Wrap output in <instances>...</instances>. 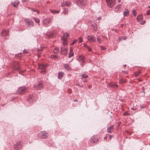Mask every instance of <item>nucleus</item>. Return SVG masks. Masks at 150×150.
Segmentation results:
<instances>
[{
    "label": "nucleus",
    "instance_id": "obj_2",
    "mask_svg": "<svg viewBox=\"0 0 150 150\" xmlns=\"http://www.w3.org/2000/svg\"><path fill=\"white\" fill-rule=\"evenodd\" d=\"M12 68L14 70H19L20 69L18 62L17 61L13 62L12 64Z\"/></svg>",
    "mask_w": 150,
    "mask_h": 150
},
{
    "label": "nucleus",
    "instance_id": "obj_50",
    "mask_svg": "<svg viewBox=\"0 0 150 150\" xmlns=\"http://www.w3.org/2000/svg\"><path fill=\"white\" fill-rule=\"evenodd\" d=\"M97 40L99 42H100V41L101 40L100 39H99V38H98L97 39Z\"/></svg>",
    "mask_w": 150,
    "mask_h": 150
},
{
    "label": "nucleus",
    "instance_id": "obj_40",
    "mask_svg": "<svg viewBox=\"0 0 150 150\" xmlns=\"http://www.w3.org/2000/svg\"><path fill=\"white\" fill-rule=\"evenodd\" d=\"M124 115H125V116L127 115H129L130 114L129 113H128L127 112H125L124 113Z\"/></svg>",
    "mask_w": 150,
    "mask_h": 150
},
{
    "label": "nucleus",
    "instance_id": "obj_19",
    "mask_svg": "<svg viewBox=\"0 0 150 150\" xmlns=\"http://www.w3.org/2000/svg\"><path fill=\"white\" fill-rule=\"evenodd\" d=\"M121 5L120 4H118L117 6H116L114 11H117L120 10L121 8Z\"/></svg>",
    "mask_w": 150,
    "mask_h": 150
},
{
    "label": "nucleus",
    "instance_id": "obj_35",
    "mask_svg": "<svg viewBox=\"0 0 150 150\" xmlns=\"http://www.w3.org/2000/svg\"><path fill=\"white\" fill-rule=\"evenodd\" d=\"M67 49L66 48H64L63 47H61V52L64 50H65L66 52H67Z\"/></svg>",
    "mask_w": 150,
    "mask_h": 150
},
{
    "label": "nucleus",
    "instance_id": "obj_36",
    "mask_svg": "<svg viewBox=\"0 0 150 150\" xmlns=\"http://www.w3.org/2000/svg\"><path fill=\"white\" fill-rule=\"evenodd\" d=\"M78 41L77 40H74L71 43V45H74L75 42H77Z\"/></svg>",
    "mask_w": 150,
    "mask_h": 150
},
{
    "label": "nucleus",
    "instance_id": "obj_37",
    "mask_svg": "<svg viewBox=\"0 0 150 150\" xmlns=\"http://www.w3.org/2000/svg\"><path fill=\"white\" fill-rule=\"evenodd\" d=\"M79 42L81 43L82 42L83 40H82V38L81 37H80L79 38Z\"/></svg>",
    "mask_w": 150,
    "mask_h": 150
},
{
    "label": "nucleus",
    "instance_id": "obj_12",
    "mask_svg": "<svg viewBox=\"0 0 150 150\" xmlns=\"http://www.w3.org/2000/svg\"><path fill=\"white\" fill-rule=\"evenodd\" d=\"M88 40L91 42H94L96 40V38L95 36H93L88 35L87 37Z\"/></svg>",
    "mask_w": 150,
    "mask_h": 150
},
{
    "label": "nucleus",
    "instance_id": "obj_47",
    "mask_svg": "<svg viewBox=\"0 0 150 150\" xmlns=\"http://www.w3.org/2000/svg\"><path fill=\"white\" fill-rule=\"evenodd\" d=\"M85 58V57L84 56H82L81 57V59H82L83 62H84V60L83 59H84Z\"/></svg>",
    "mask_w": 150,
    "mask_h": 150
},
{
    "label": "nucleus",
    "instance_id": "obj_3",
    "mask_svg": "<svg viewBox=\"0 0 150 150\" xmlns=\"http://www.w3.org/2000/svg\"><path fill=\"white\" fill-rule=\"evenodd\" d=\"M25 21L28 27L30 28L32 26L34 25L33 22L31 19L27 18L25 19Z\"/></svg>",
    "mask_w": 150,
    "mask_h": 150
},
{
    "label": "nucleus",
    "instance_id": "obj_20",
    "mask_svg": "<svg viewBox=\"0 0 150 150\" xmlns=\"http://www.w3.org/2000/svg\"><path fill=\"white\" fill-rule=\"evenodd\" d=\"M34 99V97L33 96L30 95L28 98V101L29 103H31Z\"/></svg>",
    "mask_w": 150,
    "mask_h": 150
},
{
    "label": "nucleus",
    "instance_id": "obj_55",
    "mask_svg": "<svg viewBox=\"0 0 150 150\" xmlns=\"http://www.w3.org/2000/svg\"><path fill=\"white\" fill-rule=\"evenodd\" d=\"M78 86H79V87H82L83 86V85H78Z\"/></svg>",
    "mask_w": 150,
    "mask_h": 150
},
{
    "label": "nucleus",
    "instance_id": "obj_21",
    "mask_svg": "<svg viewBox=\"0 0 150 150\" xmlns=\"http://www.w3.org/2000/svg\"><path fill=\"white\" fill-rule=\"evenodd\" d=\"M63 74L64 72H59L58 74V78L59 79H61L63 76Z\"/></svg>",
    "mask_w": 150,
    "mask_h": 150
},
{
    "label": "nucleus",
    "instance_id": "obj_45",
    "mask_svg": "<svg viewBox=\"0 0 150 150\" xmlns=\"http://www.w3.org/2000/svg\"><path fill=\"white\" fill-rule=\"evenodd\" d=\"M146 14L147 15H149L150 14V10L147 11Z\"/></svg>",
    "mask_w": 150,
    "mask_h": 150
},
{
    "label": "nucleus",
    "instance_id": "obj_28",
    "mask_svg": "<svg viewBox=\"0 0 150 150\" xmlns=\"http://www.w3.org/2000/svg\"><path fill=\"white\" fill-rule=\"evenodd\" d=\"M143 16L141 15H139L137 17V21L141 20L142 19Z\"/></svg>",
    "mask_w": 150,
    "mask_h": 150
},
{
    "label": "nucleus",
    "instance_id": "obj_25",
    "mask_svg": "<svg viewBox=\"0 0 150 150\" xmlns=\"http://www.w3.org/2000/svg\"><path fill=\"white\" fill-rule=\"evenodd\" d=\"M81 77V79H82L83 78L86 79L88 77V75L85 74H83L80 75Z\"/></svg>",
    "mask_w": 150,
    "mask_h": 150
},
{
    "label": "nucleus",
    "instance_id": "obj_53",
    "mask_svg": "<svg viewBox=\"0 0 150 150\" xmlns=\"http://www.w3.org/2000/svg\"><path fill=\"white\" fill-rule=\"evenodd\" d=\"M26 1V0H22V2H25Z\"/></svg>",
    "mask_w": 150,
    "mask_h": 150
},
{
    "label": "nucleus",
    "instance_id": "obj_49",
    "mask_svg": "<svg viewBox=\"0 0 150 150\" xmlns=\"http://www.w3.org/2000/svg\"><path fill=\"white\" fill-rule=\"evenodd\" d=\"M69 50H70L69 52H71H71H72V49H71V48Z\"/></svg>",
    "mask_w": 150,
    "mask_h": 150
},
{
    "label": "nucleus",
    "instance_id": "obj_56",
    "mask_svg": "<svg viewBox=\"0 0 150 150\" xmlns=\"http://www.w3.org/2000/svg\"><path fill=\"white\" fill-rule=\"evenodd\" d=\"M83 82L84 83V82H87V80H83Z\"/></svg>",
    "mask_w": 150,
    "mask_h": 150
},
{
    "label": "nucleus",
    "instance_id": "obj_11",
    "mask_svg": "<svg viewBox=\"0 0 150 150\" xmlns=\"http://www.w3.org/2000/svg\"><path fill=\"white\" fill-rule=\"evenodd\" d=\"M51 19L50 18H48L45 19L43 21V25L44 26L46 27L50 23Z\"/></svg>",
    "mask_w": 150,
    "mask_h": 150
},
{
    "label": "nucleus",
    "instance_id": "obj_32",
    "mask_svg": "<svg viewBox=\"0 0 150 150\" xmlns=\"http://www.w3.org/2000/svg\"><path fill=\"white\" fill-rule=\"evenodd\" d=\"M66 6L68 7H70L71 5V3L69 1H66Z\"/></svg>",
    "mask_w": 150,
    "mask_h": 150
},
{
    "label": "nucleus",
    "instance_id": "obj_61",
    "mask_svg": "<svg viewBox=\"0 0 150 150\" xmlns=\"http://www.w3.org/2000/svg\"><path fill=\"white\" fill-rule=\"evenodd\" d=\"M125 80H123V82H122L123 83H125Z\"/></svg>",
    "mask_w": 150,
    "mask_h": 150
},
{
    "label": "nucleus",
    "instance_id": "obj_48",
    "mask_svg": "<svg viewBox=\"0 0 150 150\" xmlns=\"http://www.w3.org/2000/svg\"><path fill=\"white\" fill-rule=\"evenodd\" d=\"M93 137H92L91 138V142H93V143H94V142H95V141H92V139H93Z\"/></svg>",
    "mask_w": 150,
    "mask_h": 150
},
{
    "label": "nucleus",
    "instance_id": "obj_60",
    "mask_svg": "<svg viewBox=\"0 0 150 150\" xmlns=\"http://www.w3.org/2000/svg\"><path fill=\"white\" fill-rule=\"evenodd\" d=\"M123 66H124V67H126V64L124 65Z\"/></svg>",
    "mask_w": 150,
    "mask_h": 150
},
{
    "label": "nucleus",
    "instance_id": "obj_41",
    "mask_svg": "<svg viewBox=\"0 0 150 150\" xmlns=\"http://www.w3.org/2000/svg\"><path fill=\"white\" fill-rule=\"evenodd\" d=\"M100 48L101 50H105L106 49L105 47L103 46H100Z\"/></svg>",
    "mask_w": 150,
    "mask_h": 150
},
{
    "label": "nucleus",
    "instance_id": "obj_17",
    "mask_svg": "<svg viewBox=\"0 0 150 150\" xmlns=\"http://www.w3.org/2000/svg\"><path fill=\"white\" fill-rule=\"evenodd\" d=\"M64 68L67 70H71V68L70 67L69 64H64Z\"/></svg>",
    "mask_w": 150,
    "mask_h": 150
},
{
    "label": "nucleus",
    "instance_id": "obj_63",
    "mask_svg": "<svg viewBox=\"0 0 150 150\" xmlns=\"http://www.w3.org/2000/svg\"><path fill=\"white\" fill-rule=\"evenodd\" d=\"M135 75H136V76H138V74H135Z\"/></svg>",
    "mask_w": 150,
    "mask_h": 150
},
{
    "label": "nucleus",
    "instance_id": "obj_34",
    "mask_svg": "<svg viewBox=\"0 0 150 150\" xmlns=\"http://www.w3.org/2000/svg\"><path fill=\"white\" fill-rule=\"evenodd\" d=\"M66 1L63 2L61 4V6L62 7L66 6Z\"/></svg>",
    "mask_w": 150,
    "mask_h": 150
},
{
    "label": "nucleus",
    "instance_id": "obj_62",
    "mask_svg": "<svg viewBox=\"0 0 150 150\" xmlns=\"http://www.w3.org/2000/svg\"><path fill=\"white\" fill-rule=\"evenodd\" d=\"M145 22V21L144 23H141V24H144V23Z\"/></svg>",
    "mask_w": 150,
    "mask_h": 150
},
{
    "label": "nucleus",
    "instance_id": "obj_57",
    "mask_svg": "<svg viewBox=\"0 0 150 150\" xmlns=\"http://www.w3.org/2000/svg\"><path fill=\"white\" fill-rule=\"evenodd\" d=\"M136 108H135V109H134V108H131V109L132 110H136Z\"/></svg>",
    "mask_w": 150,
    "mask_h": 150
},
{
    "label": "nucleus",
    "instance_id": "obj_33",
    "mask_svg": "<svg viewBox=\"0 0 150 150\" xmlns=\"http://www.w3.org/2000/svg\"><path fill=\"white\" fill-rule=\"evenodd\" d=\"M74 55V53L73 52H69V57L70 58L71 57L73 56Z\"/></svg>",
    "mask_w": 150,
    "mask_h": 150
},
{
    "label": "nucleus",
    "instance_id": "obj_24",
    "mask_svg": "<svg viewBox=\"0 0 150 150\" xmlns=\"http://www.w3.org/2000/svg\"><path fill=\"white\" fill-rule=\"evenodd\" d=\"M28 8L31 9L33 12H36L38 14H39V11L37 9H33L31 8Z\"/></svg>",
    "mask_w": 150,
    "mask_h": 150
},
{
    "label": "nucleus",
    "instance_id": "obj_1",
    "mask_svg": "<svg viewBox=\"0 0 150 150\" xmlns=\"http://www.w3.org/2000/svg\"><path fill=\"white\" fill-rule=\"evenodd\" d=\"M38 136L40 138L46 139L48 137V134L46 131H41L38 134Z\"/></svg>",
    "mask_w": 150,
    "mask_h": 150
},
{
    "label": "nucleus",
    "instance_id": "obj_54",
    "mask_svg": "<svg viewBox=\"0 0 150 150\" xmlns=\"http://www.w3.org/2000/svg\"><path fill=\"white\" fill-rule=\"evenodd\" d=\"M140 108H144V107L141 105Z\"/></svg>",
    "mask_w": 150,
    "mask_h": 150
},
{
    "label": "nucleus",
    "instance_id": "obj_23",
    "mask_svg": "<svg viewBox=\"0 0 150 150\" xmlns=\"http://www.w3.org/2000/svg\"><path fill=\"white\" fill-rule=\"evenodd\" d=\"M68 10L67 8H64V10L62 12V13H63V14L64 15H67L68 14Z\"/></svg>",
    "mask_w": 150,
    "mask_h": 150
},
{
    "label": "nucleus",
    "instance_id": "obj_38",
    "mask_svg": "<svg viewBox=\"0 0 150 150\" xmlns=\"http://www.w3.org/2000/svg\"><path fill=\"white\" fill-rule=\"evenodd\" d=\"M16 57H21V53H19L18 54H16Z\"/></svg>",
    "mask_w": 150,
    "mask_h": 150
},
{
    "label": "nucleus",
    "instance_id": "obj_13",
    "mask_svg": "<svg viewBox=\"0 0 150 150\" xmlns=\"http://www.w3.org/2000/svg\"><path fill=\"white\" fill-rule=\"evenodd\" d=\"M19 4V2L17 0L13 1L11 3V5L15 8H17Z\"/></svg>",
    "mask_w": 150,
    "mask_h": 150
},
{
    "label": "nucleus",
    "instance_id": "obj_44",
    "mask_svg": "<svg viewBox=\"0 0 150 150\" xmlns=\"http://www.w3.org/2000/svg\"><path fill=\"white\" fill-rule=\"evenodd\" d=\"M63 44L64 46H66L67 45V44L66 43V42H64V41H63Z\"/></svg>",
    "mask_w": 150,
    "mask_h": 150
},
{
    "label": "nucleus",
    "instance_id": "obj_30",
    "mask_svg": "<svg viewBox=\"0 0 150 150\" xmlns=\"http://www.w3.org/2000/svg\"><path fill=\"white\" fill-rule=\"evenodd\" d=\"M51 57L52 59H57V56L55 54H52L51 55Z\"/></svg>",
    "mask_w": 150,
    "mask_h": 150
},
{
    "label": "nucleus",
    "instance_id": "obj_14",
    "mask_svg": "<svg viewBox=\"0 0 150 150\" xmlns=\"http://www.w3.org/2000/svg\"><path fill=\"white\" fill-rule=\"evenodd\" d=\"M91 26L92 27L93 30L94 32L96 31L97 30L98 25L96 23H91Z\"/></svg>",
    "mask_w": 150,
    "mask_h": 150
},
{
    "label": "nucleus",
    "instance_id": "obj_6",
    "mask_svg": "<svg viewBox=\"0 0 150 150\" xmlns=\"http://www.w3.org/2000/svg\"><path fill=\"white\" fill-rule=\"evenodd\" d=\"M43 83L41 81L39 82L37 85L34 86V87L37 90H41L43 87Z\"/></svg>",
    "mask_w": 150,
    "mask_h": 150
},
{
    "label": "nucleus",
    "instance_id": "obj_43",
    "mask_svg": "<svg viewBox=\"0 0 150 150\" xmlns=\"http://www.w3.org/2000/svg\"><path fill=\"white\" fill-rule=\"evenodd\" d=\"M132 12H133V15H134L135 16H136V11H134V10H133L132 11Z\"/></svg>",
    "mask_w": 150,
    "mask_h": 150
},
{
    "label": "nucleus",
    "instance_id": "obj_7",
    "mask_svg": "<svg viewBox=\"0 0 150 150\" xmlns=\"http://www.w3.org/2000/svg\"><path fill=\"white\" fill-rule=\"evenodd\" d=\"M38 68L40 69H42L43 70L42 71H41V73L42 74H44L46 72V70L45 69V68L47 67V65H45L43 64H38Z\"/></svg>",
    "mask_w": 150,
    "mask_h": 150
},
{
    "label": "nucleus",
    "instance_id": "obj_51",
    "mask_svg": "<svg viewBox=\"0 0 150 150\" xmlns=\"http://www.w3.org/2000/svg\"><path fill=\"white\" fill-rule=\"evenodd\" d=\"M112 138V136L111 135H110L109 137V139L110 140H111V139Z\"/></svg>",
    "mask_w": 150,
    "mask_h": 150
},
{
    "label": "nucleus",
    "instance_id": "obj_29",
    "mask_svg": "<svg viewBox=\"0 0 150 150\" xmlns=\"http://www.w3.org/2000/svg\"><path fill=\"white\" fill-rule=\"evenodd\" d=\"M33 19L35 21V22L37 23H39L40 22V20L38 18H37L35 17H34L33 18Z\"/></svg>",
    "mask_w": 150,
    "mask_h": 150
},
{
    "label": "nucleus",
    "instance_id": "obj_5",
    "mask_svg": "<svg viewBox=\"0 0 150 150\" xmlns=\"http://www.w3.org/2000/svg\"><path fill=\"white\" fill-rule=\"evenodd\" d=\"M22 145L21 142L18 141L14 145L13 148L16 150H19L21 149Z\"/></svg>",
    "mask_w": 150,
    "mask_h": 150
},
{
    "label": "nucleus",
    "instance_id": "obj_4",
    "mask_svg": "<svg viewBox=\"0 0 150 150\" xmlns=\"http://www.w3.org/2000/svg\"><path fill=\"white\" fill-rule=\"evenodd\" d=\"M27 88L24 86H22L19 88L17 91L18 93L22 94L25 92L27 90Z\"/></svg>",
    "mask_w": 150,
    "mask_h": 150
},
{
    "label": "nucleus",
    "instance_id": "obj_18",
    "mask_svg": "<svg viewBox=\"0 0 150 150\" xmlns=\"http://www.w3.org/2000/svg\"><path fill=\"white\" fill-rule=\"evenodd\" d=\"M129 11L127 9H125L123 12V14L124 16H127L129 15Z\"/></svg>",
    "mask_w": 150,
    "mask_h": 150
},
{
    "label": "nucleus",
    "instance_id": "obj_58",
    "mask_svg": "<svg viewBox=\"0 0 150 150\" xmlns=\"http://www.w3.org/2000/svg\"><path fill=\"white\" fill-rule=\"evenodd\" d=\"M122 39H123V40H125V39H126V38H123V37H122Z\"/></svg>",
    "mask_w": 150,
    "mask_h": 150
},
{
    "label": "nucleus",
    "instance_id": "obj_39",
    "mask_svg": "<svg viewBox=\"0 0 150 150\" xmlns=\"http://www.w3.org/2000/svg\"><path fill=\"white\" fill-rule=\"evenodd\" d=\"M107 131L108 132L110 133H111L112 132V130L111 131V129L108 128L107 129Z\"/></svg>",
    "mask_w": 150,
    "mask_h": 150
},
{
    "label": "nucleus",
    "instance_id": "obj_16",
    "mask_svg": "<svg viewBox=\"0 0 150 150\" xmlns=\"http://www.w3.org/2000/svg\"><path fill=\"white\" fill-rule=\"evenodd\" d=\"M86 3V0H79V1L78 2V4H80L82 6H84Z\"/></svg>",
    "mask_w": 150,
    "mask_h": 150
},
{
    "label": "nucleus",
    "instance_id": "obj_59",
    "mask_svg": "<svg viewBox=\"0 0 150 150\" xmlns=\"http://www.w3.org/2000/svg\"><path fill=\"white\" fill-rule=\"evenodd\" d=\"M40 51H42V50H43V48H40Z\"/></svg>",
    "mask_w": 150,
    "mask_h": 150
},
{
    "label": "nucleus",
    "instance_id": "obj_9",
    "mask_svg": "<svg viewBox=\"0 0 150 150\" xmlns=\"http://www.w3.org/2000/svg\"><path fill=\"white\" fill-rule=\"evenodd\" d=\"M55 33L53 31L47 32L45 34V35L48 37L53 38L55 36Z\"/></svg>",
    "mask_w": 150,
    "mask_h": 150
},
{
    "label": "nucleus",
    "instance_id": "obj_31",
    "mask_svg": "<svg viewBox=\"0 0 150 150\" xmlns=\"http://www.w3.org/2000/svg\"><path fill=\"white\" fill-rule=\"evenodd\" d=\"M59 49L58 48H55L53 52L54 53L57 54L58 53Z\"/></svg>",
    "mask_w": 150,
    "mask_h": 150
},
{
    "label": "nucleus",
    "instance_id": "obj_52",
    "mask_svg": "<svg viewBox=\"0 0 150 150\" xmlns=\"http://www.w3.org/2000/svg\"><path fill=\"white\" fill-rule=\"evenodd\" d=\"M101 18V17H99L97 18V20H100Z\"/></svg>",
    "mask_w": 150,
    "mask_h": 150
},
{
    "label": "nucleus",
    "instance_id": "obj_8",
    "mask_svg": "<svg viewBox=\"0 0 150 150\" xmlns=\"http://www.w3.org/2000/svg\"><path fill=\"white\" fill-rule=\"evenodd\" d=\"M106 1L108 5L110 7H112L115 4V0H106Z\"/></svg>",
    "mask_w": 150,
    "mask_h": 150
},
{
    "label": "nucleus",
    "instance_id": "obj_26",
    "mask_svg": "<svg viewBox=\"0 0 150 150\" xmlns=\"http://www.w3.org/2000/svg\"><path fill=\"white\" fill-rule=\"evenodd\" d=\"M51 12L52 13L55 14L58 13H59V11L54 10H51Z\"/></svg>",
    "mask_w": 150,
    "mask_h": 150
},
{
    "label": "nucleus",
    "instance_id": "obj_27",
    "mask_svg": "<svg viewBox=\"0 0 150 150\" xmlns=\"http://www.w3.org/2000/svg\"><path fill=\"white\" fill-rule=\"evenodd\" d=\"M109 86L112 87H113L114 86L117 87L118 86L117 84L115 83H111L109 85Z\"/></svg>",
    "mask_w": 150,
    "mask_h": 150
},
{
    "label": "nucleus",
    "instance_id": "obj_64",
    "mask_svg": "<svg viewBox=\"0 0 150 150\" xmlns=\"http://www.w3.org/2000/svg\"><path fill=\"white\" fill-rule=\"evenodd\" d=\"M148 8H150V6H149L148 7Z\"/></svg>",
    "mask_w": 150,
    "mask_h": 150
},
{
    "label": "nucleus",
    "instance_id": "obj_10",
    "mask_svg": "<svg viewBox=\"0 0 150 150\" xmlns=\"http://www.w3.org/2000/svg\"><path fill=\"white\" fill-rule=\"evenodd\" d=\"M69 34L67 33H65L63 34V36L61 37V39L64 42H66L68 39V37Z\"/></svg>",
    "mask_w": 150,
    "mask_h": 150
},
{
    "label": "nucleus",
    "instance_id": "obj_22",
    "mask_svg": "<svg viewBox=\"0 0 150 150\" xmlns=\"http://www.w3.org/2000/svg\"><path fill=\"white\" fill-rule=\"evenodd\" d=\"M84 46L88 50V51L89 52H91L92 51V50L91 47L87 45H84Z\"/></svg>",
    "mask_w": 150,
    "mask_h": 150
},
{
    "label": "nucleus",
    "instance_id": "obj_15",
    "mask_svg": "<svg viewBox=\"0 0 150 150\" xmlns=\"http://www.w3.org/2000/svg\"><path fill=\"white\" fill-rule=\"evenodd\" d=\"M8 34V30L3 29L2 30V32L1 33V35L2 36H7Z\"/></svg>",
    "mask_w": 150,
    "mask_h": 150
},
{
    "label": "nucleus",
    "instance_id": "obj_42",
    "mask_svg": "<svg viewBox=\"0 0 150 150\" xmlns=\"http://www.w3.org/2000/svg\"><path fill=\"white\" fill-rule=\"evenodd\" d=\"M37 51L38 54H40L42 52L40 51V49H38Z\"/></svg>",
    "mask_w": 150,
    "mask_h": 150
},
{
    "label": "nucleus",
    "instance_id": "obj_46",
    "mask_svg": "<svg viewBox=\"0 0 150 150\" xmlns=\"http://www.w3.org/2000/svg\"><path fill=\"white\" fill-rule=\"evenodd\" d=\"M113 127L114 126L113 125H111L109 126L108 128L111 129H112L113 128Z\"/></svg>",
    "mask_w": 150,
    "mask_h": 150
}]
</instances>
